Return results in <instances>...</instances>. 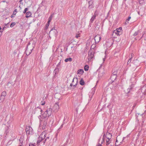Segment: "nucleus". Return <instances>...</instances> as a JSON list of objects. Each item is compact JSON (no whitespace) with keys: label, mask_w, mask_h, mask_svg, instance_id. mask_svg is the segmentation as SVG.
Returning a JSON list of instances; mask_svg holds the SVG:
<instances>
[{"label":"nucleus","mask_w":146,"mask_h":146,"mask_svg":"<svg viewBox=\"0 0 146 146\" xmlns=\"http://www.w3.org/2000/svg\"><path fill=\"white\" fill-rule=\"evenodd\" d=\"M60 96L61 95L60 94H56L55 95V97L56 98H57L59 100L60 99Z\"/></svg>","instance_id":"dca6fc26"},{"label":"nucleus","mask_w":146,"mask_h":146,"mask_svg":"<svg viewBox=\"0 0 146 146\" xmlns=\"http://www.w3.org/2000/svg\"><path fill=\"white\" fill-rule=\"evenodd\" d=\"M94 52L92 50H90L88 52V59L89 61H90L94 56Z\"/></svg>","instance_id":"39448f33"},{"label":"nucleus","mask_w":146,"mask_h":146,"mask_svg":"<svg viewBox=\"0 0 146 146\" xmlns=\"http://www.w3.org/2000/svg\"><path fill=\"white\" fill-rule=\"evenodd\" d=\"M80 34H77L76 35V37L77 38H78L79 37H80Z\"/></svg>","instance_id":"7c9ffc66"},{"label":"nucleus","mask_w":146,"mask_h":146,"mask_svg":"<svg viewBox=\"0 0 146 146\" xmlns=\"http://www.w3.org/2000/svg\"><path fill=\"white\" fill-rule=\"evenodd\" d=\"M131 61V58H130L128 61L127 62V63L128 64Z\"/></svg>","instance_id":"4c0bfd02"},{"label":"nucleus","mask_w":146,"mask_h":146,"mask_svg":"<svg viewBox=\"0 0 146 146\" xmlns=\"http://www.w3.org/2000/svg\"><path fill=\"white\" fill-rule=\"evenodd\" d=\"M19 140L20 142H21V141H22V139H20Z\"/></svg>","instance_id":"c03bdc74"},{"label":"nucleus","mask_w":146,"mask_h":146,"mask_svg":"<svg viewBox=\"0 0 146 146\" xmlns=\"http://www.w3.org/2000/svg\"><path fill=\"white\" fill-rule=\"evenodd\" d=\"M78 82V79L77 78H74L73 80L72 83L70 84V86H73L75 87L77 85Z\"/></svg>","instance_id":"423d86ee"},{"label":"nucleus","mask_w":146,"mask_h":146,"mask_svg":"<svg viewBox=\"0 0 146 146\" xmlns=\"http://www.w3.org/2000/svg\"><path fill=\"white\" fill-rule=\"evenodd\" d=\"M116 35H117V36L118 35H117V31L116 30H115L113 31V33L112 36L113 37H115V36Z\"/></svg>","instance_id":"f3484780"},{"label":"nucleus","mask_w":146,"mask_h":146,"mask_svg":"<svg viewBox=\"0 0 146 146\" xmlns=\"http://www.w3.org/2000/svg\"><path fill=\"white\" fill-rule=\"evenodd\" d=\"M113 44V42L111 40H109L106 43V45L109 47L111 46Z\"/></svg>","instance_id":"f8f14e48"},{"label":"nucleus","mask_w":146,"mask_h":146,"mask_svg":"<svg viewBox=\"0 0 146 146\" xmlns=\"http://www.w3.org/2000/svg\"><path fill=\"white\" fill-rule=\"evenodd\" d=\"M80 84L82 85H84V84L85 82L83 79H82L81 80L80 82Z\"/></svg>","instance_id":"5701e85b"},{"label":"nucleus","mask_w":146,"mask_h":146,"mask_svg":"<svg viewBox=\"0 0 146 146\" xmlns=\"http://www.w3.org/2000/svg\"><path fill=\"white\" fill-rule=\"evenodd\" d=\"M49 24H46V27H45V29H47L48 27L49 26Z\"/></svg>","instance_id":"473e14b6"},{"label":"nucleus","mask_w":146,"mask_h":146,"mask_svg":"<svg viewBox=\"0 0 146 146\" xmlns=\"http://www.w3.org/2000/svg\"><path fill=\"white\" fill-rule=\"evenodd\" d=\"M72 59L71 58H67L64 61L66 62H67L68 61H70V62L72 61Z\"/></svg>","instance_id":"4be33fe9"},{"label":"nucleus","mask_w":146,"mask_h":146,"mask_svg":"<svg viewBox=\"0 0 146 146\" xmlns=\"http://www.w3.org/2000/svg\"><path fill=\"white\" fill-rule=\"evenodd\" d=\"M116 77L117 75L115 74H113L111 76V79L112 82H114L116 79Z\"/></svg>","instance_id":"4468645a"},{"label":"nucleus","mask_w":146,"mask_h":146,"mask_svg":"<svg viewBox=\"0 0 146 146\" xmlns=\"http://www.w3.org/2000/svg\"><path fill=\"white\" fill-rule=\"evenodd\" d=\"M94 92H95V91H94V93H93V94H94Z\"/></svg>","instance_id":"49530a36"},{"label":"nucleus","mask_w":146,"mask_h":146,"mask_svg":"<svg viewBox=\"0 0 146 146\" xmlns=\"http://www.w3.org/2000/svg\"><path fill=\"white\" fill-rule=\"evenodd\" d=\"M111 134L108 132L106 133V135H103V138L101 139V143H102L104 141L105 137L106 138V145H109L111 142V139L112 137Z\"/></svg>","instance_id":"f03ea898"},{"label":"nucleus","mask_w":146,"mask_h":146,"mask_svg":"<svg viewBox=\"0 0 146 146\" xmlns=\"http://www.w3.org/2000/svg\"><path fill=\"white\" fill-rule=\"evenodd\" d=\"M52 15L50 17H49V18L48 20L51 21L52 19Z\"/></svg>","instance_id":"f704fd0d"},{"label":"nucleus","mask_w":146,"mask_h":146,"mask_svg":"<svg viewBox=\"0 0 146 146\" xmlns=\"http://www.w3.org/2000/svg\"><path fill=\"white\" fill-rule=\"evenodd\" d=\"M116 30L117 31V35L118 36L121 35L122 34V28L121 27H119V28L117 29Z\"/></svg>","instance_id":"9d476101"},{"label":"nucleus","mask_w":146,"mask_h":146,"mask_svg":"<svg viewBox=\"0 0 146 146\" xmlns=\"http://www.w3.org/2000/svg\"><path fill=\"white\" fill-rule=\"evenodd\" d=\"M16 23L15 22H13L10 25V27H13L14 26H15V25Z\"/></svg>","instance_id":"bb28decb"},{"label":"nucleus","mask_w":146,"mask_h":146,"mask_svg":"<svg viewBox=\"0 0 146 146\" xmlns=\"http://www.w3.org/2000/svg\"><path fill=\"white\" fill-rule=\"evenodd\" d=\"M89 67L87 65H85L84 66V69L85 71H88L89 69Z\"/></svg>","instance_id":"a878e982"},{"label":"nucleus","mask_w":146,"mask_h":146,"mask_svg":"<svg viewBox=\"0 0 146 146\" xmlns=\"http://www.w3.org/2000/svg\"><path fill=\"white\" fill-rule=\"evenodd\" d=\"M59 106L58 104V102L56 103L53 107V109L55 111H58L59 109Z\"/></svg>","instance_id":"1a4fd4ad"},{"label":"nucleus","mask_w":146,"mask_h":146,"mask_svg":"<svg viewBox=\"0 0 146 146\" xmlns=\"http://www.w3.org/2000/svg\"><path fill=\"white\" fill-rule=\"evenodd\" d=\"M97 15L96 14V11L95 12L94 15H93V16L91 18V19L90 22L91 23H92L94 21V20L96 19V17Z\"/></svg>","instance_id":"ddd939ff"},{"label":"nucleus","mask_w":146,"mask_h":146,"mask_svg":"<svg viewBox=\"0 0 146 146\" xmlns=\"http://www.w3.org/2000/svg\"><path fill=\"white\" fill-rule=\"evenodd\" d=\"M46 131H44L39 136L38 140L37 141V144L38 145L42 141V140L45 139L46 136Z\"/></svg>","instance_id":"7ed1b4c3"},{"label":"nucleus","mask_w":146,"mask_h":146,"mask_svg":"<svg viewBox=\"0 0 146 146\" xmlns=\"http://www.w3.org/2000/svg\"><path fill=\"white\" fill-rule=\"evenodd\" d=\"M32 129L30 126L27 127L26 128V133L28 135L31 134L32 132Z\"/></svg>","instance_id":"0eeeda50"},{"label":"nucleus","mask_w":146,"mask_h":146,"mask_svg":"<svg viewBox=\"0 0 146 146\" xmlns=\"http://www.w3.org/2000/svg\"><path fill=\"white\" fill-rule=\"evenodd\" d=\"M145 1V0H139V3L141 5L143 4Z\"/></svg>","instance_id":"aec40b11"},{"label":"nucleus","mask_w":146,"mask_h":146,"mask_svg":"<svg viewBox=\"0 0 146 146\" xmlns=\"http://www.w3.org/2000/svg\"><path fill=\"white\" fill-rule=\"evenodd\" d=\"M30 43H29L28 44V45L27 46V47L26 50V51H27L29 50V44H30Z\"/></svg>","instance_id":"72a5a7b5"},{"label":"nucleus","mask_w":146,"mask_h":146,"mask_svg":"<svg viewBox=\"0 0 146 146\" xmlns=\"http://www.w3.org/2000/svg\"><path fill=\"white\" fill-rule=\"evenodd\" d=\"M46 137L44 139L45 140L43 142V145H44L46 142L48 144H49V142L52 139V137L50 135H48L46 133Z\"/></svg>","instance_id":"20e7f679"},{"label":"nucleus","mask_w":146,"mask_h":146,"mask_svg":"<svg viewBox=\"0 0 146 146\" xmlns=\"http://www.w3.org/2000/svg\"><path fill=\"white\" fill-rule=\"evenodd\" d=\"M23 145V144L22 143H21L20 144L19 146H22Z\"/></svg>","instance_id":"ea45409f"},{"label":"nucleus","mask_w":146,"mask_h":146,"mask_svg":"<svg viewBox=\"0 0 146 146\" xmlns=\"http://www.w3.org/2000/svg\"><path fill=\"white\" fill-rule=\"evenodd\" d=\"M60 62H59L58 64V65H60Z\"/></svg>","instance_id":"37998d69"},{"label":"nucleus","mask_w":146,"mask_h":146,"mask_svg":"<svg viewBox=\"0 0 146 146\" xmlns=\"http://www.w3.org/2000/svg\"><path fill=\"white\" fill-rule=\"evenodd\" d=\"M31 13L30 12H27L26 13V18H28L31 16Z\"/></svg>","instance_id":"2eb2a0df"},{"label":"nucleus","mask_w":146,"mask_h":146,"mask_svg":"<svg viewBox=\"0 0 146 146\" xmlns=\"http://www.w3.org/2000/svg\"><path fill=\"white\" fill-rule=\"evenodd\" d=\"M141 32V30H139L138 31H136L134 33V34H133V35L134 36H136L137 35H138V34L139 33H140Z\"/></svg>","instance_id":"b1692460"},{"label":"nucleus","mask_w":146,"mask_h":146,"mask_svg":"<svg viewBox=\"0 0 146 146\" xmlns=\"http://www.w3.org/2000/svg\"><path fill=\"white\" fill-rule=\"evenodd\" d=\"M101 36L99 35H97L94 37V40L96 43H98L100 40Z\"/></svg>","instance_id":"6e6552de"},{"label":"nucleus","mask_w":146,"mask_h":146,"mask_svg":"<svg viewBox=\"0 0 146 146\" xmlns=\"http://www.w3.org/2000/svg\"><path fill=\"white\" fill-rule=\"evenodd\" d=\"M102 139H101V138H100L99 140V143L97 145V146H102L101 144L102 143H101V144L100 143V141ZM101 143V142H100Z\"/></svg>","instance_id":"cd10ccee"},{"label":"nucleus","mask_w":146,"mask_h":146,"mask_svg":"<svg viewBox=\"0 0 146 146\" xmlns=\"http://www.w3.org/2000/svg\"><path fill=\"white\" fill-rule=\"evenodd\" d=\"M89 6L88 8L89 9H92L93 8L94 3L93 1L92 0H90L88 2Z\"/></svg>","instance_id":"9b49d317"},{"label":"nucleus","mask_w":146,"mask_h":146,"mask_svg":"<svg viewBox=\"0 0 146 146\" xmlns=\"http://www.w3.org/2000/svg\"><path fill=\"white\" fill-rule=\"evenodd\" d=\"M50 21H49V20H48L47 23V24H49V23H50Z\"/></svg>","instance_id":"a19ab883"},{"label":"nucleus","mask_w":146,"mask_h":146,"mask_svg":"<svg viewBox=\"0 0 146 146\" xmlns=\"http://www.w3.org/2000/svg\"><path fill=\"white\" fill-rule=\"evenodd\" d=\"M69 140L68 139L67 140V142H68V141Z\"/></svg>","instance_id":"a18cd8bd"},{"label":"nucleus","mask_w":146,"mask_h":146,"mask_svg":"<svg viewBox=\"0 0 146 146\" xmlns=\"http://www.w3.org/2000/svg\"><path fill=\"white\" fill-rule=\"evenodd\" d=\"M53 32H54L55 33V35H56L57 33V31L55 29H52L50 30V33H52Z\"/></svg>","instance_id":"412c9836"},{"label":"nucleus","mask_w":146,"mask_h":146,"mask_svg":"<svg viewBox=\"0 0 146 146\" xmlns=\"http://www.w3.org/2000/svg\"><path fill=\"white\" fill-rule=\"evenodd\" d=\"M5 96L1 95L0 96V100H1L2 102H3L5 100Z\"/></svg>","instance_id":"393cba45"},{"label":"nucleus","mask_w":146,"mask_h":146,"mask_svg":"<svg viewBox=\"0 0 146 146\" xmlns=\"http://www.w3.org/2000/svg\"><path fill=\"white\" fill-rule=\"evenodd\" d=\"M29 146H35V145L32 143H30L29 144Z\"/></svg>","instance_id":"c9c22d12"},{"label":"nucleus","mask_w":146,"mask_h":146,"mask_svg":"<svg viewBox=\"0 0 146 146\" xmlns=\"http://www.w3.org/2000/svg\"><path fill=\"white\" fill-rule=\"evenodd\" d=\"M40 104L42 105H44L45 104V102L44 100L42 101L40 103Z\"/></svg>","instance_id":"c756f323"},{"label":"nucleus","mask_w":146,"mask_h":146,"mask_svg":"<svg viewBox=\"0 0 146 146\" xmlns=\"http://www.w3.org/2000/svg\"><path fill=\"white\" fill-rule=\"evenodd\" d=\"M145 31H143V33H142V36H141V38L144 35V34H145Z\"/></svg>","instance_id":"58836bf2"},{"label":"nucleus","mask_w":146,"mask_h":146,"mask_svg":"<svg viewBox=\"0 0 146 146\" xmlns=\"http://www.w3.org/2000/svg\"><path fill=\"white\" fill-rule=\"evenodd\" d=\"M33 49V48H32V49H30V52H30V53L31 52L32 50Z\"/></svg>","instance_id":"79ce46f5"},{"label":"nucleus","mask_w":146,"mask_h":146,"mask_svg":"<svg viewBox=\"0 0 146 146\" xmlns=\"http://www.w3.org/2000/svg\"><path fill=\"white\" fill-rule=\"evenodd\" d=\"M28 10V9L27 8H25L23 12V13H26V12Z\"/></svg>","instance_id":"2f4dec72"},{"label":"nucleus","mask_w":146,"mask_h":146,"mask_svg":"<svg viewBox=\"0 0 146 146\" xmlns=\"http://www.w3.org/2000/svg\"><path fill=\"white\" fill-rule=\"evenodd\" d=\"M131 18V17L130 16L129 17L128 19H127L126 21H129V20H130Z\"/></svg>","instance_id":"e433bc0d"},{"label":"nucleus","mask_w":146,"mask_h":146,"mask_svg":"<svg viewBox=\"0 0 146 146\" xmlns=\"http://www.w3.org/2000/svg\"><path fill=\"white\" fill-rule=\"evenodd\" d=\"M6 95V92H3L2 94H1V96H4L5 97V96Z\"/></svg>","instance_id":"c85d7f7f"},{"label":"nucleus","mask_w":146,"mask_h":146,"mask_svg":"<svg viewBox=\"0 0 146 146\" xmlns=\"http://www.w3.org/2000/svg\"><path fill=\"white\" fill-rule=\"evenodd\" d=\"M84 70L83 69H81L78 70V73L80 74H82L84 73Z\"/></svg>","instance_id":"a211bd4d"},{"label":"nucleus","mask_w":146,"mask_h":146,"mask_svg":"<svg viewBox=\"0 0 146 146\" xmlns=\"http://www.w3.org/2000/svg\"><path fill=\"white\" fill-rule=\"evenodd\" d=\"M92 46H93V45H92L91 46V47H92Z\"/></svg>","instance_id":"de8ad7c7"},{"label":"nucleus","mask_w":146,"mask_h":146,"mask_svg":"<svg viewBox=\"0 0 146 146\" xmlns=\"http://www.w3.org/2000/svg\"><path fill=\"white\" fill-rule=\"evenodd\" d=\"M12 123V121L10 120L9 121L7 122V126L9 128V127H10L11 126V124Z\"/></svg>","instance_id":"6ab92c4d"},{"label":"nucleus","mask_w":146,"mask_h":146,"mask_svg":"<svg viewBox=\"0 0 146 146\" xmlns=\"http://www.w3.org/2000/svg\"><path fill=\"white\" fill-rule=\"evenodd\" d=\"M52 110L51 109H47L42 116H39L38 117L40 120V125L43 124L45 126L47 124V118L51 115Z\"/></svg>","instance_id":"f257e3e1"}]
</instances>
